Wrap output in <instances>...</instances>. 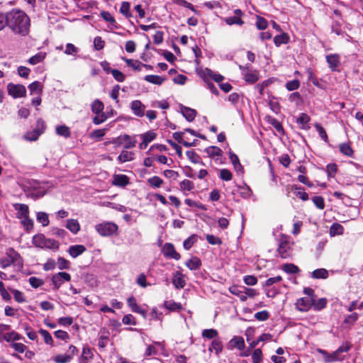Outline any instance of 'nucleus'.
<instances>
[{
	"label": "nucleus",
	"mask_w": 363,
	"mask_h": 363,
	"mask_svg": "<svg viewBox=\"0 0 363 363\" xmlns=\"http://www.w3.org/2000/svg\"><path fill=\"white\" fill-rule=\"evenodd\" d=\"M213 350L216 352L217 355L223 350V344L220 340L214 339L212 341L211 346L209 347L208 350L212 352Z\"/></svg>",
	"instance_id": "a18cd8bd"
},
{
	"label": "nucleus",
	"mask_w": 363,
	"mask_h": 363,
	"mask_svg": "<svg viewBox=\"0 0 363 363\" xmlns=\"http://www.w3.org/2000/svg\"><path fill=\"white\" fill-rule=\"evenodd\" d=\"M148 183L153 187L159 188L163 184V180L157 176H154L148 179Z\"/></svg>",
	"instance_id": "774afa93"
},
{
	"label": "nucleus",
	"mask_w": 363,
	"mask_h": 363,
	"mask_svg": "<svg viewBox=\"0 0 363 363\" xmlns=\"http://www.w3.org/2000/svg\"><path fill=\"white\" fill-rule=\"evenodd\" d=\"M43 133V130L40 129H34L32 131L28 132L25 135L24 138L28 141H35L39 136Z\"/></svg>",
	"instance_id": "37998d69"
},
{
	"label": "nucleus",
	"mask_w": 363,
	"mask_h": 363,
	"mask_svg": "<svg viewBox=\"0 0 363 363\" xmlns=\"http://www.w3.org/2000/svg\"><path fill=\"white\" fill-rule=\"evenodd\" d=\"M23 188L28 197L36 200L46 194L50 186L45 182L29 179L25 182Z\"/></svg>",
	"instance_id": "f03ea898"
},
{
	"label": "nucleus",
	"mask_w": 363,
	"mask_h": 363,
	"mask_svg": "<svg viewBox=\"0 0 363 363\" xmlns=\"http://www.w3.org/2000/svg\"><path fill=\"white\" fill-rule=\"evenodd\" d=\"M164 307L169 311H179L182 309V306L179 303H177L172 301H167L164 303Z\"/></svg>",
	"instance_id": "8fccbe9b"
},
{
	"label": "nucleus",
	"mask_w": 363,
	"mask_h": 363,
	"mask_svg": "<svg viewBox=\"0 0 363 363\" xmlns=\"http://www.w3.org/2000/svg\"><path fill=\"white\" fill-rule=\"evenodd\" d=\"M312 201L315 206L320 209L323 210L325 208V201L323 196H315L312 198Z\"/></svg>",
	"instance_id": "0e129e2a"
},
{
	"label": "nucleus",
	"mask_w": 363,
	"mask_h": 363,
	"mask_svg": "<svg viewBox=\"0 0 363 363\" xmlns=\"http://www.w3.org/2000/svg\"><path fill=\"white\" fill-rule=\"evenodd\" d=\"M134 153L127 150H123L118 157V161L119 163H124L133 160Z\"/></svg>",
	"instance_id": "7c9ffc66"
},
{
	"label": "nucleus",
	"mask_w": 363,
	"mask_h": 363,
	"mask_svg": "<svg viewBox=\"0 0 363 363\" xmlns=\"http://www.w3.org/2000/svg\"><path fill=\"white\" fill-rule=\"evenodd\" d=\"M6 26L16 34L26 35L30 28V18L19 9H12L6 13Z\"/></svg>",
	"instance_id": "f257e3e1"
},
{
	"label": "nucleus",
	"mask_w": 363,
	"mask_h": 363,
	"mask_svg": "<svg viewBox=\"0 0 363 363\" xmlns=\"http://www.w3.org/2000/svg\"><path fill=\"white\" fill-rule=\"evenodd\" d=\"M289 100L290 102L295 103L296 105H300L303 101L301 95L298 91L291 93L289 96Z\"/></svg>",
	"instance_id": "864d4df0"
},
{
	"label": "nucleus",
	"mask_w": 363,
	"mask_h": 363,
	"mask_svg": "<svg viewBox=\"0 0 363 363\" xmlns=\"http://www.w3.org/2000/svg\"><path fill=\"white\" fill-rule=\"evenodd\" d=\"M186 155L188 159L194 164L201 163L203 164V163L201 161L200 156L194 150H188L186 152Z\"/></svg>",
	"instance_id": "49530a36"
},
{
	"label": "nucleus",
	"mask_w": 363,
	"mask_h": 363,
	"mask_svg": "<svg viewBox=\"0 0 363 363\" xmlns=\"http://www.w3.org/2000/svg\"><path fill=\"white\" fill-rule=\"evenodd\" d=\"M328 277V272L323 268L315 269L312 272V277L314 279H326Z\"/></svg>",
	"instance_id": "de8ad7c7"
},
{
	"label": "nucleus",
	"mask_w": 363,
	"mask_h": 363,
	"mask_svg": "<svg viewBox=\"0 0 363 363\" xmlns=\"http://www.w3.org/2000/svg\"><path fill=\"white\" fill-rule=\"evenodd\" d=\"M234 348L240 351H242L245 348V340L242 337L235 336L230 340L228 344V349L233 350Z\"/></svg>",
	"instance_id": "ddd939ff"
},
{
	"label": "nucleus",
	"mask_w": 363,
	"mask_h": 363,
	"mask_svg": "<svg viewBox=\"0 0 363 363\" xmlns=\"http://www.w3.org/2000/svg\"><path fill=\"white\" fill-rule=\"evenodd\" d=\"M207 77L214 80L215 82H216L218 83H220L224 79L223 76H222L221 74H220L217 72H215L214 71L211 70V69L206 68L205 70L203 71L204 80H206V79H207Z\"/></svg>",
	"instance_id": "412c9836"
},
{
	"label": "nucleus",
	"mask_w": 363,
	"mask_h": 363,
	"mask_svg": "<svg viewBox=\"0 0 363 363\" xmlns=\"http://www.w3.org/2000/svg\"><path fill=\"white\" fill-rule=\"evenodd\" d=\"M229 291L238 296L240 301H245V295L244 294V286H232L229 288Z\"/></svg>",
	"instance_id": "cd10ccee"
},
{
	"label": "nucleus",
	"mask_w": 363,
	"mask_h": 363,
	"mask_svg": "<svg viewBox=\"0 0 363 363\" xmlns=\"http://www.w3.org/2000/svg\"><path fill=\"white\" fill-rule=\"evenodd\" d=\"M109 117L110 116L108 115V113L101 111L100 113H96L93 118V123L95 125H100L106 121Z\"/></svg>",
	"instance_id": "c03bdc74"
},
{
	"label": "nucleus",
	"mask_w": 363,
	"mask_h": 363,
	"mask_svg": "<svg viewBox=\"0 0 363 363\" xmlns=\"http://www.w3.org/2000/svg\"><path fill=\"white\" fill-rule=\"evenodd\" d=\"M104 108V103L99 99H95L91 104V109L94 114L100 113Z\"/></svg>",
	"instance_id": "a19ab883"
},
{
	"label": "nucleus",
	"mask_w": 363,
	"mask_h": 363,
	"mask_svg": "<svg viewBox=\"0 0 363 363\" xmlns=\"http://www.w3.org/2000/svg\"><path fill=\"white\" fill-rule=\"evenodd\" d=\"M12 264L23 267V259L16 251L13 248H9L6 252V256L0 258V267L6 269Z\"/></svg>",
	"instance_id": "7ed1b4c3"
},
{
	"label": "nucleus",
	"mask_w": 363,
	"mask_h": 363,
	"mask_svg": "<svg viewBox=\"0 0 363 363\" xmlns=\"http://www.w3.org/2000/svg\"><path fill=\"white\" fill-rule=\"evenodd\" d=\"M72 359V357L67 353L57 354L53 359L54 362L56 363H69Z\"/></svg>",
	"instance_id": "5fc2aeb1"
},
{
	"label": "nucleus",
	"mask_w": 363,
	"mask_h": 363,
	"mask_svg": "<svg viewBox=\"0 0 363 363\" xmlns=\"http://www.w3.org/2000/svg\"><path fill=\"white\" fill-rule=\"evenodd\" d=\"M218 335V331L216 329H205L202 331L203 337L207 339L216 338Z\"/></svg>",
	"instance_id": "680f3d73"
},
{
	"label": "nucleus",
	"mask_w": 363,
	"mask_h": 363,
	"mask_svg": "<svg viewBox=\"0 0 363 363\" xmlns=\"http://www.w3.org/2000/svg\"><path fill=\"white\" fill-rule=\"evenodd\" d=\"M225 21L229 26L234 25V24L241 26L244 23L243 21L238 16L228 17L225 19Z\"/></svg>",
	"instance_id": "69168bd1"
},
{
	"label": "nucleus",
	"mask_w": 363,
	"mask_h": 363,
	"mask_svg": "<svg viewBox=\"0 0 363 363\" xmlns=\"http://www.w3.org/2000/svg\"><path fill=\"white\" fill-rule=\"evenodd\" d=\"M205 152L210 157L214 158L216 160H220L223 155V151L220 148L216 146H210L205 149Z\"/></svg>",
	"instance_id": "5701e85b"
},
{
	"label": "nucleus",
	"mask_w": 363,
	"mask_h": 363,
	"mask_svg": "<svg viewBox=\"0 0 363 363\" xmlns=\"http://www.w3.org/2000/svg\"><path fill=\"white\" fill-rule=\"evenodd\" d=\"M327 299L325 298H319L317 301L314 300L312 306L315 311H320L326 307L327 305Z\"/></svg>",
	"instance_id": "052dcab7"
},
{
	"label": "nucleus",
	"mask_w": 363,
	"mask_h": 363,
	"mask_svg": "<svg viewBox=\"0 0 363 363\" xmlns=\"http://www.w3.org/2000/svg\"><path fill=\"white\" fill-rule=\"evenodd\" d=\"M181 191L184 195H187L186 191H191L194 189V184L189 179H184L179 183Z\"/></svg>",
	"instance_id": "473e14b6"
},
{
	"label": "nucleus",
	"mask_w": 363,
	"mask_h": 363,
	"mask_svg": "<svg viewBox=\"0 0 363 363\" xmlns=\"http://www.w3.org/2000/svg\"><path fill=\"white\" fill-rule=\"evenodd\" d=\"M71 280V275L65 272H61L52 275L51 278L53 289L57 290L65 281Z\"/></svg>",
	"instance_id": "6e6552de"
},
{
	"label": "nucleus",
	"mask_w": 363,
	"mask_h": 363,
	"mask_svg": "<svg viewBox=\"0 0 363 363\" xmlns=\"http://www.w3.org/2000/svg\"><path fill=\"white\" fill-rule=\"evenodd\" d=\"M277 252V255L282 259H288L291 256V247L289 238H281Z\"/></svg>",
	"instance_id": "0eeeda50"
},
{
	"label": "nucleus",
	"mask_w": 363,
	"mask_h": 363,
	"mask_svg": "<svg viewBox=\"0 0 363 363\" xmlns=\"http://www.w3.org/2000/svg\"><path fill=\"white\" fill-rule=\"evenodd\" d=\"M182 133L176 132L173 133V138L175 140H177L179 143H182L185 147H191L195 145V142L189 143L186 141H184L182 139Z\"/></svg>",
	"instance_id": "6e6d98bb"
},
{
	"label": "nucleus",
	"mask_w": 363,
	"mask_h": 363,
	"mask_svg": "<svg viewBox=\"0 0 363 363\" xmlns=\"http://www.w3.org/2000/svg\"><path fill=\"white\" fill-rule=\"evenodd\" d=\"M319 351H320V352H321L322 354H323L325 355V362L327 363L335 362L337 361H341L344 359L343 357H339V354L336 353V350L331 354H328L325 350H320Z\"/></svg>",
	"instance_id": "a878e982"
},
{
	"label": "nucleus",
	"mask_w": 363,
	"mask_h": 363,
	"mask_svg": "<svg viewBox=\"0 0 363 363\" xmlns=\"http://www.w3.org/2000/svg\"><path fill=\"white\" fill-rule=\"evenodd\" d=\"M196 240H197V236L196 235H192L189 236L183 242L184 248L186 250H189L194 245V244L196 242Z\"/></svg>",
	"instance_id": "bf43d9fd"
},
{
	"label": "nucleus",
	"mask_w": 363,
	"mask_h": 363,
	"mask_svg": "<svg viewBox=\"0 0 363 363\" xmlns=\"http://www.w3.org/2000/svg\"><path fill=\"white\" fill-rule=\"evenodd\" d=\"M314 299L307 297H302L297 300L296 303V308L300 311H308L312 306Z\"/></svg>",
	"instance_id": "4468645a"
},
{
	"label": "nucleus",
	"mask_w": 363,
	"mask_h": 363,
	"mask_svg": "<svg viewBox=\"0 0 363 363\" xmlns=\"http://www.w3.org/2000/svg\"><path fill=\"white\" fill-rule=\"evenodd\" d=\"M343 233H344L343 226L337 223H333L330 228V235L331 237L342 235Z\"/></svg>",
	"instance_id": "e433bc0d"
},
{
	"label": "nucleus",
	"mask_w": 363,
	"mask_h": 363,
	"mask_svg": "<svg viewBox=\"0 0 363 363\" xmlns=\"http://www.w3.org/2000/svg\"><path fill=\"white\" fill-rule=\"evenodd\" d=\"M315 128L318 131L319 136L321 138V139L324 140V142L328 143L329 142V140L325 128L321 125V124L318 123L315 124Z\"/></svg>",
	"instance_id": "603ef678"
},
{
	"label": "nucleus",
	"mask_w": 363,
	"mask_h": 363,
	"mask_svg": "<svg viewBox=\"0 0 363 363\" xmlns=\"http://www.w3.org/2000/svg\"><path fill=\"white\" fill-rule=\"evenodd\" d=\"M8 93L14 99L21 98L26 95V89L23 85L9 83L7 85Z\"/></svg>",
	"instance_id": "1a4fd4ad"
},
{
	"label": "nucleus",
	"mask_w": 363,
	"mask_h": 363,
	"mask_svg": "<svg viewBox=\"0 0 363 363\" xmlns=\"http://www.w3.org/2000/svg\"><path fill=\"white\" fill-rule=\"evenodd\" d=\"M272 81L271 79H269L261 84H258L257 86V89L259 93V94L263 97H267L268 101L269 106L271 109H272V96H271V86H272Z\"/></svg>",
	"instance_id": "423d86ee"
},
{
	"label": "nucleus",
	"mask_w": 363,
	"mask_h": 363,
	"mask_svg": "<svg viewBox=\"0 0 363 363\" xmlns=\"http://www.w3.org/2000/svg\"><path fill=\"white\" fill-rule=\"evenodd\" d=\"M133 114L138 117H143L145 113V106L140 100H134L130 104Z\"/></svg>",
	"instance_id": "f8f14e48"
},
{
	"label": "nucleus",
	"mask_w": 363,
	"mask_h": 363,
	"mask_svg": "<svg viewBox=\"0 0 363 363\" xmlns=\"http://www.w3.org/2000/svg\"><path fill=\"white\" fill-rule=\"evenodd\" d=\"M120 13L126 18H130L133 16L130 12V4L128 1H123L120 8Z\"/></svg>",
	"instance_id": "79ce46f5"
},
{
	"label": "nucleus",
	"mask_w": 363,
	"mask_h": 363,
	"mask_svg": "<svg viewBox=\"0 0 363 363\" xmlns=\"http://www.w3.org/2000/svg\"><path fill=\"white\" fill-rule=\"evenodd\" d=\"M181 111L184 117L189 122L194 121L196 115V110L186 106H182Z\"/></svg>",
	"instance_id": "bb28decb"
},
{
	"label": "nucleus",
	"mask_w": 363,
	"mask_h": 363,
	"mask_svg": "<svg viewBox=\"0 0 363 363\" xmlns=\"http://www.w3.org/2000/svg\"><path fill=\"white\" fill-rule=\"evenodd\" d=\"M2 338L7 342L21 340L23 337L14 330L2 334Z\"/></svg>",
	"instance_id": "2f4dec72"
},
{
	"label": "nucleus",
	"mask_w": 363,
	"mask_h": 363,
	"mask_svg": "<svg viewBox=\"0 0 363 363\" xmlns=\"http://www.w3.org/2000/svg\"><path fill=\"white\" fill-rule=\"evenodd\" d=\"M46 57V53L40 52L36 55L32 56L29 60L28 62L31 65H36L40 62H42Z\"/></svg>",
	"instance_id": "09e8293b"
},
{
	"label": "nucleus",
	"mask_w": 363,
	"mask_h": 363,
	"mask_svg": "<svg viewBox=\"0 0 363 363\" xmlns=\"http://www.w3.org/2000/svg\"><path fill=\"white\" fill-rule=\"evenodd\" d=\"M300 81L297 79L289 81L286 83V88L288 91H292L297 90L300 87Z\"/></svg>",
	"instance_id": "13d9d810"
},
{
	"label": "nucleus",
	"mask_w": 363,
	"mask_h": 363,
	"mask_svg": "<svg viewBox=\"0 0 363 363\" xmlns=\"http://www.w3.org/2000/svg\"><path fill=\"white\" fill-rule=\"evenodd\" d=\"M185 264L190 270H196L201 267V262L199 257H193Z\"/></svg>",
	"instance_id": "72a5a7b5"
},
{
	"label": "nucleus",
	"mask_w": 363,
	"mask_h": 363,
	"mask_svg": "<svg viewBox=\"0 0 363 363\" xmlns=\"http://www.w3.org/2000/svg\"><path fill=\"white\" fill-rule=\"evenodd\" d=\"M172 284L177 289H183L186 285L184 275L180 272H175L173 274Z\"/></svg>",
	"instance_id": "f3484780"
},
{
	"label": "nucleus",
	"mask_w": 363,
	"mask_h": 363,
	"mask_svg": "<svg viewBox=\"0 0 363 363\" xmlns=\"http://www.w3.org/2000/svg\"><path fill=\"white\" fill-rule=\"evenodd\" d=\"M66 228L73 234H77L80 230V225L76 219H68Z\"/></svg>",
	"instance_id": "c85d7f7f"
},
{
	"label": "nucleus",
	"mask_w": 363,
	"mask_h": 363,
	"mask_svg": "<svg viewBox=\"0 0 363 363\" xmlns=\"http://www.w3.org/2000/svg\"><path fill=\"white\" fill-rule=\"evenodd\" d=\"M311 121L310 116L305 113H301L299 116L296 119V123L298 125H301V128L308 130L311 128V127L308 125L309 121Z\"/></svg>",
	"instance_id": "b1692460"
},
{
	"label": "nucleus",
	"mask_w": 363,
	"mask_h": 363,
	"mask_svg": "<svg viewBox=\"0 0 363 363\" xmlns=\"http://www.w3.org/2000/svg\"><path fill=\"white\" fill-rule=\"evenodd\" d=\"M144 79L151 84L161 85L166 80V78L158 75L149 74L146 75Z\"/></svg>",
	"instance_id": "c756f323"
},
{
	"label": "nucleus",
	"mask_w": 363,
	"mask_h": 363,
	"mask_svg": "<svg viewBox=\"0 0 363 363\" xmlns=\"http://www.w3.org/2000/svg\"><path fill=\"white\" fill-rule=\"evenodd\" d=\"M128 178L124 174H117L114 176L113 184L119 186H125L128 184Z\"/></svg>",
	"instance_id": "58836bf2"
},
{
	"label": "nucleus",
	"mask_w": 363,
	"mask_h": 363,
	"mask_svg": "<svg viewBox=\"0 0 363 363\" xmlns=\"http://www.w3.org/2000/svg\"><path fill=\"white\" fill-rule=\"evenodd\" d=\"M281 269L286 273L289 274H297L300 272V269L292 263H286L281 265Z\"/></svg>",
	"instance_id": "f704fd0d"
},
{
	"label": "nucleus",
	"mask_w": 363,
	"mask_h": 363,
	"mask_svg": "<svg viewBox=\"0 0 363 363\" xmlns=\"http://www.w3.org/2000/svg\"><path fill=\"white\" fill-rule=\"evenodd\" d=\"M244 79L247 82L253 84L258 80V77L255 72H247L244 74Z\"/></svg>",
	"instance_id": "338daca9"
},
{
	"label": "nucleus",
	"mask_w": 363,
	"mask_h": 363,
	"mask_svg": "<svg viewBox=\"0 0 363 363\" xmlns=\"http://www.w3.org/2000/svg\"><path fill=\"white\" fill-rule=\"evenodd\" d=\"M97 233L104 237L111 236L116 233L118 226L112 222H104L95 226Z\"/></svg>",
	"instance_id": "39448f33"
},
{
	"label": "nucleus",
	"mask_w": 363,
	"mask_h": 363,
	"mask_svg": "<svg viewBox=\"0 0 363 363\" xmlns=\"http://www.w3.org/2000/svg\"><path fill=\"white\" fill-rule=\"evenodd\" d=\"M13 207L16 211V217L19 219L26 218L29 216L28 206L24 203H13Z\"/></svg>",
	"instance_id": "2eb2a0df"
},
{
	"label": "nucleus",
	"mask_w": 363,
	"mask_h": 363,
	"mask_svg": "<svg viewBox=\"0 0 363 363\" xmlns=\"http://www.w3.org/2000/svg\"><path fill=\"white\" fill-rule=\"evenodd\" d=\"M33 244L41 249L57 250L59 242L54 239L47 238L43 234H37L33 237Z\"/></svg>",
	"instance_id": "20e7f679"
},
{
	"label": "nucleus",
	"mask_w": 363,
	"mask_h": 363,
	"mask_svg": "<svg viewBox=\"0 0 363 363\" xmlns=\"http://www.w3.org/2000/svg\"><path fill=\"white\" fill-rule=\"evenodd\" d=\"M118 140H121L125 143L124 148L126 150L135 147L137 143L136 135L131 137L125 134L119 137Z\"/></svg>",
	"instance_id": "aec40b11"
},
{
	"label": "nucleus",
	"mask_w": 363,
	"mask_h": 363,
	"mask_svg": "<svg viewBox=\"0 0 363 363\" xmlns=\"http://www.w3.org/2000/svg\"><path fill=\"white\" fill-rule=\"evenodd\" d=\"M122 60L126 63L128 67H131L133 70L140 72L143 69V63L137 60L128 59L122 57Z\"/></svg>",
	"instance_id": "393cba45"
},
{
	"label": "nucleus",
	"mask_w": 363,
	"mask_h": 363,
	"mask_svg": "<svg viewBox=\"0 0 363 363\" xmlns=\"http://www.w3.org/2000/svg\"><path fill=\"white\" fill-rule=\"evenodd\" d=\"M55 130L58 135L62 136L65 138H69L71 135L69 128L65 125L56 126Z\"/></svg>",
	"instance_id": "4c0bfd02"
},
{
	"label": "nucleus",
	"mask_w": 363,
	"mask_h": 363,
	"mask_svg": "<svg viewBox=\"0 0 363 363\" xmlns=\"http://www.w3.org/2000/svg\"><path fill=\"white\" fill-rule=\"evenodd\" d=\"M92 358V352L90 348L84 347L82 350V356L79 357V363H87Z\"/></svg>",
	"instance_id": "ea45409f"
},
{
	"label": "nucleus",
	"mask_w": 363,
	"mask_h": 363,
	"mask_svg": "<svg viewBox=\"0 0 363 363\" xmlns=\"http://www.w3.org/2000/svg\"><path fill=\"white\" fill-rule=\"evenodd\" d=\"M291 191L296 197L301 199L303 201L309 199L308 194L305 191L304 188L301 186L293 184L291 186Z\"/></svg>",
	"instance_id": "6ab92c4d"
},
{
	"label": "nucleus",
	"mask_w": 363,
	"mask_h": 363,
	"mask_svg": "<svg viewBox=\"0 0 363 363\" xmlns=\"http://www.w3.org/2000/svg\"><path fill=\"white\" fill-rule=\"evenodd\" d=\"M139 137L142 140L139 147L141 150H144L147 147L149 143L156 138L157 134L153 130H148L145 133L140 134Z\"/></svg>",
	"instance_id": "9d476101"
},
{
	"label": "nucleus",
	"mask_w": 363,
	"mask_h": 363,
	"mask_svg": "<svg viewBox=\"0 0 363 363\" xmlns=\"http://www.w3.org/2000/svg\"><path fill=\"white\" fill-rule=\"evenodd\" d=\"M358 318H359L358 313L354 312V313H352V314L346 316L343 320V323L346 325H352L358 320Z\"/></svg>",
	"instance_id": "e2e57ef3"
},
{
	"label": "nucleus",
	"mask_w": 363,
	"mask_h": 363,
	"mask_svg": "<svg viewBox=\"0 0 363 363\" xmlns=\"http://www.w3.org/2000/svg\"><path fill=\"white\" fill-rule=\"evenodd\" d=\"M162 252L165 257L172 258L176 260H179L181 258L180 255L175 250L173 244L167 242L165 243L163 248Z\"/></svg>",
	"instance_id": "9b49d317"
},
{
	"label": "nucleus",
	"mask_w": 363,
	"mask_h": 363,
	"mask_svg": "<svg viewBox=\"0 0 363 363\" xmlns=\"http://www.w3.org/2000/svg\"><path fill=\"white\" fill-rule=\"evenodd\" d=\"M340 151L342 154L347 157H352L354 155V150L351 147L350 143H341L339 146Z\"/></svg>",
	"instance_id": "c9c22d12"
},
{
	"label": "nucleus",
	"mask_w": 363,
	"mask_h": 363,
	"mask_svg": "<svg viewBox=\"0 0 363 363\" xmlns=\"http://www.w3.org/2000/svg\"><path fill=\"white\" fill-rule=\"evenodd\" d=\"M38 333L43 336L45 342L50 346L53 345V339L50 333L44 329H40Z\"/></svg>",
	"instance_id": "3c124183"
},
{
	"label": "nucleus",
	"mask_w": 363,
	"mask_h": 363,
	"mask_svg": "<svg viewBox=\"0 0 363 363\" xmlns=\"http://www.w3.org/2000/svg\"><path fill=\"white\" fill-rule=\"evenodd\" d=\"M86 250L85 246L83 245H74L69 247L68 252L72 257L76 258L83 254Z\"/></svg>",
	"instance_id": "4be33fe9"
},
{
	"label": "nucleus",
	"mask_w": 363,
	"mask_h": 363,
	"mask_svg": "<svg viewBox=\"0 0 363 363\" xmlns=\"http://www.w3.org/2000/svg\"><path fill=\"white\" fill-rule=\"evenodd\" d=\"M326 61L332 71H336L340 65V57L338 54H330L326 56Z\"/></svg>",
	"instance_id": "dca6fc26"
},
{
	"label": "nucleus",
	"mask_w": 363,
	"mask_h": 363,
	"mask_svg": "<svg viewBox=\"0 0 363 363\" xmlns=\"http://www.w3.org/2000/svg\"><path fill=\"white\" fill-rule=\"evenodd\" d=\"M290 41V36L286 32H281V33H277L274 36V44L276 46L279 47L281 45L288 44Z\"/></svg>",
	"instance_id": "a211bd4d"
},
{
	"label": "nucleus",
	"mask_w": 363,
	"mask_h": 363,
	"mask_svg": "<svg viewBox=\"0 0 363 363\" xmlns=\"http://www.w3.org/2000/svg\"><path fill=\"white\" fill-rule=\"evenodd\" d=\"M36 219L38 222L40 223L43 226H48L49 225L48 216L45 212H38L37 213Z\"/></svg>",
	"instance_id": "4d7b16f0"
}]
</instances>
